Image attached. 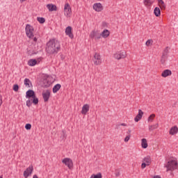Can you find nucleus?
Here are the masks:
<instances>
[{"label": "nucleus", "instance_id": "f257e3e1", "mask_svg": "<svg viewBox=\"0 0 178 178\" xmlns=\"http://www.w3.org/2000/svg\"><path fill=\"white\" fill-rule=\"evenodd\" d=\"M46 51L50 55H56L60 51V42L56 39L50 40L47 43Z\"/></svg>", "mask_w": 178, "mask_h": 178}, {"label": "nucleus", "instance_id": "f03ea898", "mask_svg": "<svg viewBox=\"0 0 178 178\" xmlns=\"http://www.w3.org/2000/svg\"><path fill=\"white\" fill-rule=\"evenodd\" d=\"M165 168H166V172H173V170H176L178 168V161L177 158L172 157L171 158L165 165Z\"/></svg>", "mask_w": 178, "mask_h": 178}, {"label": "nucleus", "instance_id": "7ed1b4c3", "mask_svg": "<svg viewBox=\"0 0 178 178\" xmlns=\"http://www.w3.org/2000/svg\"><path fill=\"white\" fill-rule=\"evenodd\" d=\"M26 98H32V103L34 105L38 104V98L35 96V92L33 90H29L26 92Z\"/></svg>", "mask_w": 178, "mask_h": 178}, {"label": "nucleus", "instance_id": "20e7f679", "mask_svg": "<svg viewBox=\"0 0 178 178\" xmlns=\"http://www.w3.org/2000/svg\"><path fill=\"white\" fill-rule=\"evenodd\" d=\"M113 58L117 60H120V59H124L127 58V53L124 51H116L113 54Z\"/></svg>", "mask_w": 178, "mask_h": 178}, {"label": "nucleus", "instance_id": "39448f33", "mask_svg": "<svg viewBox=\"0 0 178 178\" xmlns=\"http://www.w3.org/2000/svg\"><path fill=\"white\" fill-rule=\"evenodd\" d=\"M25 31L29 38H33V37H34V28L31 25L26 24Z\"/></svg>", "mask_w": 178, "mask_h": 178}, {"label": "nucleus", "instance_id": "423d86ee", "mask_svg": "<svg viewBox=\"0 0 178 178\" xmlns=\"http://www.w3.org/2000/svg\"><path fill=\"white\" fill-rule=\"evenodd\" d=\"M72 14V7H70V4L69 3H66L64 6V15L66 17H69Z\"/></svg>", "mask_w": 178, "mask_h": 178}, {"label": "nucleus", "instance_id": "0eeeda50", "mask_svg": "<svg viewBox=\"0 0 178 178\" xmlns=\"http://www.w3.org/2000/svg\"><path fill=\"white\" fill-rule=\"evenodd\" d=\"M62 163H64L65 166H67L69 169H73V161L71 159L65 158L62 160Z\"/></svg>", "mask_w": 178, "mask_h": 178}, {"label": "nucleus", "instance_id": "6e6552de", "mask_svg": "<svg viewBox=\"0 0 178 178\" xmlns=\"http://www.w3.org/2000/svg\"><path fill=\"white\" fill-rule=\"evenodd\" d=\"M95 65L98 66V65H100L102 62V60L101 59V55L98 53H95L92 59Z\"/></svg>", "mask_w": 178, "mask_h": 178}, {"label": "nucleus", "instance_id": "1a4fd4ad", "mask_svg": "<svg viewBox=\"0 0 178 178\" xmlns=\"http://www.w3.org/2000/svg\"><path fill=\"white\" fill-rule=\"evenodd\" d=\"M33 170L34 168L33 167V165H29V167H28L24 172V177L27 178L29 177V176H31Z\"/></svg>", "mask_w": 178, "mask_h": 178}, {"label": "nucleus", "instance_id": "9d476101", "mask_svg": "<svg viewBox=\"0 0 178 178\" xmlns=\"http://www.w3.org/2000/svg\"><path fill=\"white\" fill-rule=\"evenodd\" d=\"M42 95L44 102H48V101H49V97H51V91H49V90H47L42 93Z\"/></svg>", "mask_w": 178, "mask_h": 178}, {"label": "nucleus", "instance_id": "9b49d317", "mask_svg": "<svg viewBox=\"0 0 178 178\" xmlns=\"http://www.w3.org/2000/svg\"><path fill=\"white\" fill-rule=\"evenodd\" d=\"M177 133H178L177 126L175 125L170 129V131H169L170 136H176V134H177Z\"/></svg>", "mask_w": 178, "mask_h": 178}, {"label": "nucleus", "instance_id": "f8f14e48", "mask_svg": "<svg viewBox=\"0 0 178 178\" xmlns=\"http://www.w3.org/2000/svg\"><path fill=\"white\" fill-rule=\"evenodd\" d=\"M65 34L68 35V37L71 39H73L74 35H73V33H72V26H67L65 29Z\"/></svg>", "mask_w": 178, "mask_h": 178}, {"label": "nucleus", "instance_id": "ddd939ff", "mask_svg": "<svg viewBox=\"0 0 178 178\" xmlns=\"http://www.w3.org/2000/svg\"><path fill=\"white\" fill-rule=\"evenodd\" d=\"M166 62H168V54H163L160 60V63L165 66V65H166Z\"/></svg>", "mask_w": 178, "mask_h": 178}, {"label": "nucleus", "instance_id": "4468645a", "mask_svg": "<svg viewBox=\"0 0 178 178\" xmlns=\"http://www.w3.org/2000/svg\"><path fill=\"white\" fill-rule=\"evenodd\" d=\"M93 9L96 10V12H101L104 8L102 7V4L100 3H96L93 5Z\"/></svg>", "mask_w": 178, "mask_h": 178}, {"label": "nucleus", "instance_id": "2eb2a0df", "mask_svg": "<svg viewBox=\"0 0 178 178\" xmlns=\"http://www.w3.org/2000/svg\"><path fill=\"white\" fill-rule=\"evenodd\" d=\"M157 2L158 6H159L161 10H165V9H166V4L165 3V1H163V0H157Z\"/></svg>", "mask_w": 178, "mask_h": 178}, {"label": "nucleus", "instance_id": "dca6fc26", "mask_svg": "<svg viewBox=\"0 0 178 178\" xmlns=\"http://www.w3.org/2000/svg\"><path fill=\"white\" fill-rule=\"evenodd\" d=\"M140 142L141 147L143 148V149H147V148H148V140L147 138H142Z\"/></svg>", "mask_w": 178, "mask_h": 178}, {"label": "nucleus", "instance_id": "f3484780", "mask_svg": "<svg viewBox=\"0 0 178 178\" xmlns=\"http://www.w3.org/2000/svg\"><path fill=\"white\" fill-rule=\"evenodd\" d=\"M143 115H144V112H143L141 110H138V113L136 115V118H134L135 122H140V120H141L143 118Z\"/></svg>", "mask_w": 178, "mask_h": 178}, {"label": "nucleus", "instance_id": "a211bd4d", "mask_svg": "<svg viewBox=\"0 0 178 178\" xmlns=\"http://www.w3.org/2000/svg\"><path fill=\"white\" fill-rule=\"evenodd\" d=\"M88 111H90V105H83L81 110L82 115H87V112H88Z\"/></svg>", "mask_w": 178, "mask_h": 178}, {"label": "nucleus", "instance_id": "6ab92c4d", "mask_svg": "<svg viewBox=\"0 0 178 178\" xmlns=\"http://www.w3.org/2000/svg\"><path fill=\"white\" fill-rule=\"evenodd\" d=\"M47 8L49 10V12H54L57 10V7L56 5H54L52 3L47 4Z\"/></svg>", "mask_w": 178, "mask_h": 178}, {"label": "nucleus", "instance_id": "aec40b11", "mask_svg": "<svg viewBox=\"0 0 178 178\" xmlns=\"http://www.w3.org/2000/svg\"><path fill=\"white\" fill-rule=\"evenodd\" d=\"M168 76H172V71H170V70H165L161 73V76L162 77H168Z\"/></svg>", "mask_w": 178, "mask_h": 178}, {"label": "nucleus", "instance_id": "412c9836", "mask_svg": "<svg viewBox=\"0 0 178 178\" xmlns=\"http://www.w3.org/2000/svg\"><path fill=\"white\" fill-rule=\"evenodd\" d=\"M109 34H111V33L109 32V31H108V29H104L101 33V35H102V38H108V37H109Z\"/></svg>", "mask_w": 178, "mask_h": 178}, {"label": "nucleus", "instance_id": "4be33fe9", "mask_svg": "<svg viewBox=\"0 0 178 178\" xmlns=\"http://www.w3.org/2000/svg\"><path fill=\"white\" fill-rule=\"evenodd\" d=\"M24 84L26 86V87H28V88H31V87H33V83H31V81L29 79H25L24 81Z\"/></svg>", "mask_w": 178, "mask_h": 178}, {"label": "nucleus", "instance_id": "5701e85b", "mask_svg": "<svg viewBox=\"0 0 178 178\" xmlns=\"http://www.w3.org/2000/svg\"><path fill=\"white\" fill-rule=\"evenodd\" d=\"M153 4H154V0L143 1V5H145L147 8H149V6H152Z\"/></svg>", "mask_w": 178, "mask_h": 178}, {"label": "nucleus", "instance_id": "b1692460", "mask_svg": "<svg viewBox=\"0 0 178 178\" xmlns=\"http://www.w3.org/2000/svg\"><path fill=\"white\" fill-rule=\"evenodd\" d=\"M143 163H146L147 165L149 166V165H151V162H152V161H151V156H145V157L143 159Z\"/></svg>", "mask_w": 178, "mask_h": 178}, {"label": "nucleus", "instance_id": "393cba45", "mask_svg": "<svg viewBox=\"0 0 178 178\" xmlns=\"http://www.w3.org/2000/svg\"><path fill=\"white\" fill-rule=\"evenodd\" d=\"M60 87H62V86H60V83L56 84L53 87V92H54V94H56V92H58V91H59V90H60Z\"/></svg>", "mask_w": 178, "mask_h": 178}, {"label": "nucleus", "instance_id": "a878e982", "mask_svg": "<svg viewBox=\"0 0 178 178\" xmlns=\"http://www.w3.org/2000/svg\"><path fill=\"white\" fill-rule=\"evenodd\" d=\"M154 15L156 17H159V16H161V8H159V7H156L154 10Z\"/></svg>", "mask_w": 178, "mask_h": 178}, {"label": "nucleus", "instance_id": "bb28decb", "mask_svg": "<svg viewBox=\"0 0 178 178\" xmlns=\"http://www.w3.org/2000/svg\"><path fill=\"white\" fill-rule=\"evenodd\" d=\"M29 66H35L37 65V60L35 59H30L28 61Z\"/></svg>", "mask_w": 178, "mask_h": 178}, {"label": "nucleus", "instance_id": "cd10ccee", "mask_svg": "<svg viewBox=\"0 0 178 178\" xmlns=\"http://www.w3.org/2000/svg\"><path fill=\"white\" fill-rule=\"evenodd\" d=\"M158 127H159V124H154V125H150L149 127V131H152L155 130L156 129H158Z\"/></svg>", "mask_w": 178, "mask_h": 178}, {"label": "nucleus", "instance_id": "c85d7f7f", "mask_svg": "<svg viewBox=\"0 0 178 178\" xmlns=\"http://www.w3.org/2000/svg\"><path fill=\"white\" fill-rule=\"evenodd\" d=\"M154 119H155V114H152L149 116L147 119V122H149V123H152Z\"/></svg>", "mask_w": 178, "mask_h": 178}, {"label": "nucleus", "instance_id": "c756f323", "mask_svg": "<svg viewBox=\"0 0 178 178\" xmlns=\"http://www.w3.org/2000/svg\"><path fill=\"white\" fill-rule=\"evenodd\" d=\"M152 44H154V40H152V39H149L145 42L146 47H151V45H152Z\"/></svg>", "mask_w": 178, "mask_h": 178}, {"label": "nucleus", "instance_id": "7c9ffc66", "mask_svg": "<svg viewBox=\"0 0 178 178\" xmlns=\"http://www.w3.org/2000/svg\"><path fill=\"white\" fill-rule=\"evenodd\" d=\"M28 54L29 55H37V54H38V51L37 50H31L29 49L28 50Z\"/></svg>", "mask_w": 178, "mask_h": 178}, {"label": "nucleus", "instance_id": "2f4dec72", "mask_svg": "<svg viewBox=\"0 0 178 178\" xmlns=\"http://www.w3.org/2000/svg\"><path fill=\"white\" fill-rule=\"evenodd\" d=\"M90 178H102V174L100 172L97 173V175H93L90 177Z\"/></svg>", "mask_w": 178, "mask_h": 178}, {"label": "nucleus", "instance_id": "473e14b6", "mask_svg": "<svg viewBox=\"0 0 178 178\" xmlns=\"http://www.w3.org/2000/svg\"><path fill=\"white\" fill-rule=\"evenodd\" d=\"M37 20H38V22H39V23H41V24H42L43 23H45V18H44V17H38L37 18Z\"/></svg>", "mask_w": 178, "mask_h": 178}, {"label": "nucleus", "instance_id": "72a5a7b5", "mask_svg": "<svg viewBox=\"0 0 178 178\" xmlns=\"http://www.w3.org/2000/svg\"><path fill=\"white\" fill-rule=\"evenodd\" d=\"M95 35H97V31H92L90 34V38H95Z\"/></svg>", "mask_w": 178, "mask_h": 178}, {"label": "nucleus", "instance_id": "f704fd0d", "mask_svg": "<svg viewBox=\"0 0 178 178\" xmlns=\"http://www.w3.org/2000/svg\"><path fill=\"white\" fill-rule=\"evenodd\" d=\"M26 106H28V108H30V106H31L33 103H31V100L28 99L26 100Z\"/></svg>", "mask_w": 178, "mask_h": 178}, {"label": "nucleus", "instance_id": "c9c22d12", "mask_svg": "<svg viewBox=\"0 0 178 178\" xmlns=\"http://www.w3.org/2000/svg\"><path fill=\"white\" fill-rule=\"evenodd\" d=\"M101 37H102V35H101V33H98L97 32L96 35L95 36V40H99L101 38Z\"/></svg>", "mask_w": 178, "mask_h": 178}, {"label": "nucleus", "instance_id": "e433bc0d", "mask_svg": "<svg viewBox=\"0 0 178 178\" xmlns=\"http://www.w3.org/2000/svg\"><path fill=\"white\" fill-rule=\"evenodd\" d=\"M13 90L14 91H15V92H17V91H19V85H17V84H15L14 86H13Z\"/></svg>", "mask_w": 178, "mask_h": 178}, {"label": "nucleus", "instance_id": "4c0bfd02", "mask_svg": "<svg viewBox=\"0 0 178 178\" xmlns=\"http://www.w3.org/2000/svg\"><path fill=\"white\" fill-rule=\"evenodd\" d=\"M26 130H31V124H26L25 125Z\"/></svg>", "mask_w": 178, "mask_h": 178}, {"label": "nucleus", "instance_id": "58836bf2", "mask_svg": "<svg viewBox=\"0 0 178 178\" xmlns=\"http://www.w3.org/2000/svg\"><path fill=\"white\" fill-rule=\"evenodd\" d=\"M115 175L116 176V177H119V176H120V170H115Z\"/></svg>", "mask_w": 178, "mask_h": 178}, {"label": "nucleus", "instance_id": "ea45409f", "mask_svg": "<svg viewBox=\"0 0 178 178\" xmlns=\"http://www.w3.org/2000/svg\"><path fill=\"white\" fill-rule=\"evenodd\" d=\"M147 166H149L148 164H146L144 162H143V163L141 164V168L142 169H145V168H147Z\"/></svg>", "mask_w": 178, "mask_h": 178}, {"label": "nucleus", "instance_id": "a19ab883", "mask_svg": "<svg viewBox=\"0 0 178 178\" xmlns=\"http://www.w3.org/2000/svg\"><path fill=\"white\" fill-rule=\"evenodd\" d=\"M130 135L127 136L124 138V143H129V140H130Z\"/></svg>", "mask_w": 178, "mask_h": 178}, {"label": "nucleus", "instance_id": "79ce46f5", "mask_svg": "<svg viewBox=\"0 0 178 178\" xmlns=\"http://www.w3.org/2000/svg\"><path fill=\"white\" fill-rule=\"evenodd\" d=\"M169 51V47H166L163 54H166L168 55V52Z\"/></svg>", "mask_w": 178, "mask_h": 178}, {"label": "nucleus", "instance_id": "37998d69", "mask_svg": "<svg viewBox=\"0 0 178 178\" xmlns=\"http://www.w3.org/2000/svg\"><path fill=\"white\" fill-rule=\"evenodd\" d=\"M102 26H103V27H106V22H102Z\"/></svg>", "mask_w": 178, "mask_h": 178}, {"label": "nucleus", "instance_id": "c03bdc74", "mask_svg": "<svg viewBox=\"0 0 178 178\" xmlns=\"http://www.w3.org/2000/svg\"><path fill=\"white\" fill-rule=\"evenodd\" d=\"M152 178H162V177H161V176H159V175H154L153 177H152Z\"/></svg>", "mask_w": 178, "mask_h": 178}, {"label": "nucleus", "instance_id": "a18cd8bd", "mask_svg": "<svg viewBox=\"0 0 178 178\" xmlns=\"http://www.w3.org/2000/svg\"><path fill=\"white\" fill-rule=\"evenodd\" d=\"M37 40H38L37 38L35 37V38H33L34 42H37Z\"/></svg>", "mask_w": 178, "mask_h": 178}, {"label": "nucleus", "instance_id": "49530a36", "mask_svg": "<svg viewBox=\"0 0 178 178\" xmlns=\"http://www.w3.org/2000/svg\"><path fill=\"white\" fill-rule=\"evenodd\" d=\"M121 126L126 127V126H127V124H125V123H122V124H121Z\"/></svg>", "mask_w": 178, "mask_h": 178}, {"label": "nucleus", "instance_id": "de8ad7c7", "mask_svg": "<svg viewBox=\"0 0 178 178\" xmlns=\"http://www.w3.org/2000/svg\"><path fill=\"white\" fill-rule=\"evenodd\" d=\"M33 178H38V176H37L36 175L33 176Z\"/></svg>", "mask_w": 178, "mask_h": 178}, {"label": "nucleus", "instance_id": "09e8293b", "mask_svg": "<svg viewBox=\"0 0 178 178\" xmlns=\"http://www.w3.org/2000/svg\"><path fill=\"white\" fill-rule=\"evenodd\" d=\"M2 105V99H0V106Z\"/></svg>", "mask_w": 178, "mask_h": 178}, {"label": "nucleus", "instance_id": "8fccbe9b", "mask_svg": "<svg viewBox=\"0 0 178 178\" xmlns=\"http://www.w3.org/2000/svg\"><path fill=\"white\" fill-rule=\"evenodd\" d=\"M26 0H20V2H24Z\"/></svg>", "mask_w": 178, "mask_h": 178}, {"label": "nucleus", "instance_id": "3c124183", "mask_svg": "<svg viewBox=\"0 0 178 178\" xmlns=\"http://www.w3.org/2000/svg\"><path fill=\"white\" fill-rule=\"evenodd\" d=\"M0 178H3V177H2L1 176H0Z\"/></svg>", "mask_w": 178, "mask_h": 178}]
</instances>
